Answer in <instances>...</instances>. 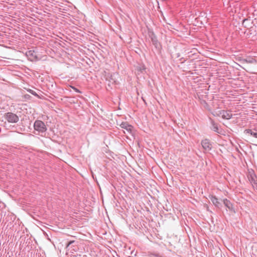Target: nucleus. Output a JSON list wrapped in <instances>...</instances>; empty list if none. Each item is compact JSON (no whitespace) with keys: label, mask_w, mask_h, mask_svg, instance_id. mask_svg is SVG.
Returning a JSON list of instances; mask_svg holds the SVG:
<instances>
[{"label":"nucleus","mask_w":257,"mask_h":257,"mask_svg":"<svg viewBox=\"0 0 257 257\" xmlns=\"http://www.w3.org/2000/svg\"><path fill=\"white\" fill-rule=\"evenodd\" d=\"M247 63L250 64H256V57H248L244 60Z\"/></svg>","instance_id":"nucleus-14"},{"label":"nucleus","mask_w":257,"mask_h":257,"mask_svg":"<svg viewBox=\"0 0 257 257\" xmlns=\"http://www.w3.org/2000/svg\"><path fill=\"white\" fill-rule=\"evenodd\" d=\"M251 73H253V74H256V73L255 72H251Z\"/></svg>","instance_id":"nucleus-23"},{"label":"nucleus","mask_w":257,"mask_h":257,"mask_svg":"<svg viewBox=\"0 0 257 257\" xmlns=\"http://www.w3.org/2000/svg\"><path fill=\"white\" fill-rule=\"evenodd\" d=\"M219 115H221L222 118L226 119H230L232 116V114L230 110H220L219 111Z\"/></svg>","instance_id":"nucleus-5"},{"label":"nucleus","mask_w":257,"mask_h":257,"mask_svg":"<svg viewBox=\"0 0 257 257\" xmlns=\"http://www.w3.org/2000/svg\"><path fill=\"white\" fill-rule=\"evenodd\" d=\"M247 177L251 185L257 181V177L254 172L250 173Z\"/></svg>","instance_id":"nucleus-11"},{"label":"nucleus","mask_w":257,"mask_h":257,"mask_svg":"<svg viewBox=\"0 0 257 257\" xmlns=\"http://www.w3.org/2000/svg\"><path fill=\"white\" fill-rule=\"evenodd\" d=\"M201 145L205 152H209L212 149V144L208 139H205L201 141Z\"/></svg>","instance_id":"nucleus-3"},{"label":"nucleus","mask_w":257,"mask_h":257,"mask_svg":"<svg viewBox=\"0 0 257 257\" xmlns=\"http://www.w3.org/2000/svg\"><path fill=\"white\" fill-rule=\"evenodd\" d=\"M146 257H163L162 254L157 252L148 251L146 253Z\"/></svg>","instance_id":"nucleus-12"},{"label":"nucleus","mask_w":257,"mask_h":257,"mask_svg":"<svg viewBox=\"0 0 257 257\" xmlns=\"http://www.w3.org/2000/svg\"><path fill=\"white\" fill-rule=\"evenodd\" d=\"M211 123L212 124V130L215 132L219 133L217 124L212 119H211Z\"/></svg>","instance_id":"nucleus-15"},{"label":"nucleus","mask_w":257,"mask_h":257,"mask_svg":"<svg viewBox=\"0 0 257 257\" xmlns=\"http://www.w3.org/2000/svg\"><path fill=\"white\" fill-rule=\"evenodd\" d=\"M71 87L75 92L81 93V91H80L79 89H78L77 88L75 87L74 86H71Z\"/></svg>","instance_id":"nucleus-18"},{"label":"nucleus","mask_w":257,"mask_h":257,"mask_svg":"<svg viewBox=\"0 0 257 257\" xmlns=\"http://www.w3.org/2000/svg\"><path fill=\"white\" fill-rule=\"evenodd\" d=\"M247 177L251 185L257 181V177L254 172L250 173Z\"/></svg>","instance_id":"nucleus-10"},{"label":"nucleus","mask_w":257,"mask_h":257,"mask_svg":"<svg viewBox=\"0 0 257 257\" xmlns=\"http://www.w3.org/2000/svg\"><path fill=\"white\" fill-rule=\"evenodd\" d=\"M253 188L255 189H256L257 190V181L254 182L252 185Z\"/></svg>","instance_id":"nucleus-20"},{"label":"nucleus","mask_w":257,"mask_h":257,"mask_svg":"<svg viewBox=\"0 0 257 257\" xmlns=\"http://www.w3.org/2000/svg\"><path fill=\"white\" fill-rule=\"evenodd\" d=\"M149 36L151 38L153 45L156 48H159L160 46V43H159L157 38L155 34L152 32L149 35Z\"/></svg>","instance_id":"nucleus-6"},{"label":"nucleus","mask_w":257,"mask_h":257,"mask_svg":"<svg viewBox=\"0 0 257 257\" xmlns=\"http://www.w3.org/2000/svg\"><path fill=\"white\" fill-rule=\"evenodd\" d=\"M120 126L121 128L126 130V131L130 134L132 133L133 129V126L132 125L129 124L127 122H121V123L120 124Z\"/></svg>","instance_id":"nucleus-7"},{"label":"nucleus","mask_w":257,"mask_h":257,"mask_svg":"<svg viewBox=\"0 0 257 257\" xmlns=\"http://www.w3.org/2000/svg\"><path fill=\"white\" fill-rule=\"evenodd\" d=\"M28 55H31L32 56H33V53H32V52L31 51H29L28 52Z\"/></svg>","instance_id":"nucleus-21"},{"label":"nucleus","mask_w":257,"mask_h":257,"mask_svg":"<svg viewBox=\"0 0 257 257\" xmlns=\"http://www.w3.org/2000/svg\"><path fill=\"white\" fill-rule=\"evenodd\" d=\"M204 103H205L206 104H207L206 102L205 101H203Z\"/></svg>","instance_id":"nucleus-22"},{"label":"nucleus","mask_w":257,"mask_h":257,"mask_svg":"<svg viewBox=\"0 0 257 257\" xmlns=\"http://www.w3.org/2000/svg\"><path fill=\"white\" fill-rule=\"evenodd\" d=\"M146 68L145 65L144 64H138L136 66V73L137 75H140L142 74H145L146 73Z\"/></svg>","instance_id":"nucleus-4"},{"label":"nucleus","mask_w":257,"mask_h":257,"mask_svg":"<svg viewBox=\"0 0 257 257\" xmlns=\"http://www.w3.org/2000/svg\"><path fill=\"white\" fill-rule=\"evenodd\" d=\"M27 91L34 96H38V94H37V93L32 89H29Z\"/></svg>","instance_id":"nucleus-17"},{"label":"nucleus","mask_w":257,"mask_h":257,"mask_svg":"<svg viewBox=\"0 0 257 257\" xmlns=\"http://www.w3.org/2000/svg\"><path fill=\"white\" fill-rule=\"evenodd\" d=\"M5 119L10 123H17L19 120V116L15 113L8 112L5 114Z\"/></svg>","instance_id":"nucleus-2"},{"label":"nucleus","mask_w":257,"mask_h":257,"mask_svg":"<svg viewBox=\"0 0 257 257\" xmlns=\"http://www.w3.org/2000/svg\"><path fill=\"white\" fill-rule=\"evenodd\" d=\"M210 200L213 204L217 207L219 208L221 206V203L218 201V199L214 196L209 197Z\"/></svg>","instance_id":"nucleus-8"},{"label":"nucleus","mask_w":257,"mask_h":257,"mask_svg":"<svg viewBox=\"0 0 257 257\" xmlns=\"http://www.w3.org/2000/svg\"><path fill=\"white\" fill-rule=\"evenodd\" d=\"M34 129L39 133H45L47 131V127L45 123L42 120H36L34 123Z\"/></svg>","instance_id":"nucleus-1"},{"label":"nucleus","mask_w":257,"mask_h":257,"mask_svg":"<svg viewBox=\"0 0 257 257\" xmlns=\"http://www.w3.org/2000/svg\"><path fill=\"white\" fill-rule=\"evenodd\" d=\"M256 63H257V57H256Z\"/></svg>","instance_id":"nucleus-24"},{"label":"nucleus","mask_w":257,"mask_h":257,"mask_svg":"<svg viewBox=\"0 0 257 257\" xmlns=\"http://www.w3.org/2000/svg\"><path fill=\"white\" fill-rule=\"evenodd\" d=\"M75 242V241L74 240H72V241H68L67 244H66V246L67 247H68L70 244H72L73 243H74Z\"/></svg>","instance_id":"nucleus-19"},{"label":"nucleus","mask_w":257,"mask_h":257,"mask_svg":"<svg viewBox=\"0 0 257 257\" xmlns=\"http://www.w3.org/2000/svg\"><path fill=\"white\" fill-rule=\"evenodd\" d=\"M223 203H224V205L227 208H228V209H229L230 210H233V205L230 202V201L229 200H228L227 199H224L223 200Z\"/></svg>","instance_id":"nucleus-13"},{"label":"nucleus","mask_w":257,"mask_h":257,"mask_svg":"<svg viewBox=\"0 0 257 257\" xmlns=\"http://www.w3.org/2000/svg\"><path fill=\"white\" fill-rule=\"evenodd\" d=\"M246 134H250L255 138H257V127L253 129H247L245 130Z\"/></svg>","instance_id":"nucleus-9"},{"label":"nucleus","mask_w":257,"mask_h":257,"mask_svg":"<svg viewBox=\"0 0 257 257\" xmlns=\"http://www.w3.org/2000/svg\"><path fill=\"white\" fill-rule=\"evenodd\" d=\"M113 77H114V75H111L110 76V79L109 80V81L110 83H111L112 84H115L117 83V81Z\"/></svg>","instance_id":"nucleus-16"}]
</instances>
